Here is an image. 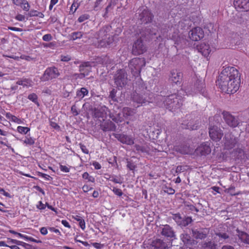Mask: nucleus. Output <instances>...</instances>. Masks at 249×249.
I'll list each match as a JSON object with an SVG mask.
<instances>
[{
  "label": "nucleus",
  "instance_id": "nucleus-9",
  "mask_svg": "<svg viewBox=\"0 0 249 249\" xmlns=\"http://www.w3.org/2000/svg\"><path fill=\"white\" fill-rule=\"evenodd\" d=\"M171 218L175 221L178 226L180 227L181 228L187 226L193 221L191 217H182L179 213H173Z\"/></svg>",
  "mask_w": 249,
  "mask_h": 249
},
{
  "label": "nucleus",
  "instance_id": "nucleus-12",
  "mask_svg": "<svg viewBox=\"0 0 249 249\" xmlns=\"http://www.w3.org/2000/svg\"><path fill=\"white\" fill-rule=\"evenodd\" d=\"M146 51V47L143 44L142 39L139 38L136 40L132 46V53L134 55L143 53Z\"/></svg>",
  "mask_w": 249,
  "mask_h": 249
},
{
  "label": "nucleus",
  "instance_id": "nucleus-54",
  "mask_svg": "<svg viewBox=\"0 0 249 249\" xmlns=\"http://www.w3.org/2000/svg\"><path fill=\"white\" fill-rule=\"evenodd\" d=\"M42 39L45 41H49L52 39L51 34H46L43 36Z\"/></svg>",
  "mask_w": 249,
  "mask_h": 249
},
{
  "label": "nucleus",
  "instance_id": "nucleus-45",
  "mask_svg": "<svg viewBox=\"0 0 249 249\" xmlns=\"http://www.w3.org/2000/svg\"><path fill=\"white\" fill-rule=\"evenodd\" d=\"M134 151H137L138 153H144L146 152L145 148L141 145L136 144L134 145Z\"/></svg>",
  "mask_w": 249,
  "mask_h": 249
},
{
  "label": "nucleus",
  "instance_id": "nucleus-1",
  "mask_svg": "<svg viewBox=\"0 0 249 249\" xmlns=\"http://www.w3.org/2000/svg\"><path fill=\"white\" fill-rule=\"evenodd\" d=\"M239 81L238 71L234 67H229L221 72L216 83L222 92L233 94L239 89Z\"/></svg>",
  "mask_w": 249,
  "mask_h": 249
},
{
  "label": "nucleus",
  "instance_id": "nucleus-30",
  "mask_svg": "<svg viewBox=\"0 0 249 249\" xmlns=\"http://www.w3.org/2000/svg\"><path fill=\"white\" fill-rule=\"evenodd\" d=\"M175 150L182 154H189L191 152V149L187 144H181L175 147Z\"/></svg>",
  "mask_w": 249,
  "mask_h": 249
},
{
  "label": "nucleus",
  "instance_id": "nucleus-33",
  "mask_svg": "<svg viewBox=\"0 0 249 249\" xmlns=\"http://www.w3.org/2000/svg\"><path fill=\"white\" fill-rule=\"evenodd\" d=\"M221 119L219 115H215L213 117L209 118V127H212V124H213V126H216L217 127L220 128V121Z\"/></svg>",
  "mask_w": 249,
  "mask_h": 249
},
{
  "label": "nucleus",
  "instance_id": "nucleus-13",
  "mask_svg": "<svg viewBox=\"0 0 249 249\" xmlns=\"http://www.w3.org/2000/svg\"><path fill=\"white\" fill-rule=\"evenodd\" d=\"M212 127H209V136L212 140L214 141H219L223 136V131L216 126H214L213 124H212Z\"/></svg>",
  "mask_w": 249,
  "mask_h": 249
},
{
  "label": "nucleus",
  "instance_id": "nucleus-23",
  "mask_svg": "<svg viewBox=\"0 0 249 249\" xmlns=\"http://www.w3.org/2000/svg\"><path fill=\"white\" fill-rule=\"evenodd\" d=\"M233 4L235 8L238 10L249 11V0H234Z\"/></svg>",
  "mask_w": 249,
  "mask_h": 249
},
{
  "label": "nucleus",
  "instance_id": "nucleus-56",
  "mask_svg": "<svg viewBox=\"0 0 249 249\" xmlns=\"http://www.w3.org/2000/svg\"><path fill=\"white\" fill-rule=\"evenodd\" d=\"M110 116V118L112 119V120L115 122V123H118L119 122H121L122 121L120 119V117H116V116H114V115H109Z\"/></svg>",
  "mask_w": 249,
  "mask_h": 249
},
{
  "label": "nucleus",
  "instance_id": "nucleus-19",
  "mask_svg": "<svg viewBox=\"0 0 249 249\" xmlns=\"http://www.w3.org/2000/svg\"><path fill=\"white\" fill-rule=\"evenodd\" d=\"M209 230L207 228L197 229H192V236L196 239H204L209 234Z\"/></svg>",
  "mask_w": 249,
  "mask_h": 249
},
{
  "label": "nucleus",
  "instance_id": "nucleus-57",
  "mask_svg": "<svg viewBox=\"0 0 249 249\" xmlns=\"http://www.w3.org/2000/svg\"><path fill=\"white\" fill-rule=\"evenodd\" d=\"M79 145H80L81 149L82 150V151L83 153L87 154H89V150L86 148V146L85 145H84V144H83L82 143H80Z\"/></svg>",
  "mask_w": 249,
  "mask_h": 249
},
{
  "label": "nucleus",
  "instance_id": "nucleus-15",
  "mask_svg": "<svg viewBox=\"0 0 249 249\" xmlns=\"http://www.w3.org/2000/svg\"><path fill=\"white\" fill-rule=\"evenodd\" d=\"M189 37L193 41L200 40L204 37L203 29L199 27L194 28L189 32Z\"/></svg>",
  "mask_w": 249,
  "mask_h": 249
},
{
  "label": "nucleus",
  "instance_id": "nucleus-41",
  "mask_svg": "<svg viewBox=\"0 0 249 249\" xmlns=\"http://www.w3.org/2000/svg\"><path fill=\"white\" fill-rule=\"evenodd\" d=\"M28 98L36 104L38 106H39V103L37 101V96L35 93L29 94L28 96Z\"/></svg>",
  "mask_w": 249,
  "mask_h": 249
},
{
  "label": "nucleus",
  "instance_id": "nucleus-16",
  "mask_svg": "<svg viewBox=\"0 0 249 249\" xmlns=\"http://www.w3.org/2000/svg\"><path fill=\"white\" fill-rule=\"evenodd\" d=\"M191 92L195 93H200L203 96H206L207 93L205 92L204 80L201 79H197L194 84V88L191 89Z\"/></svg>",
  "mask_w": 249,
  "mask_h": 249
},
{
  "label": "nucleus",
  "instance_id": "nucleus-7",
  "mask_svg": "<svg viewBox=\"0 0 249 249\" xmlns=\"http://www.w3.org/2000/svg\"><path fill=\"white\" fill-rule=\"evenodd\" d=\"M222 115L225 122L229 126L234 128L242 125V121L238 116H233L226 111L223 112Z\"/></svg>",
  "mask_w": 249,
  "mask_h": 249
},
{
  "label": "nucleus",
  "instance_id": "nucleus-47",
  "mask_svg": "<svg viewBox=\"0 0 249 249\" xmlns=\"http://www.w3.org/2000/svg\"><path fill=\"white\" fill-rule=\"evenodd\" d=\"M117 1L118 0H111L110 3L107 5V6L106 8L105 14L108 13V11H109V9L111 8L112 5L114 6L116 4Z\"/></svg>",
  "mask_w": 249,
  "mask_h": 249
},
{
  "label": "nucleus",
  "instance_id": "nucleus-31",
  "mask_svg": "<svg viewBox=\"0 0 249 249\" xmlns=\"http://www.w3.org/2000/svg\"><path fill=\"white\" fill-rule=\"evenodd\" d=\"M236 231L237 236L241 242L249 245V234L245 231H240L238 229L236 230Z\"/></svg>",
  "mask_w": 249,
  "mask_h": 249
},
{
  "label": "nucleus",
  "instance_id": "nucleus-55",
  "mask_svg": "<svg viewBox=\"0 0 249 249\" xmlns=\"http://www.w3.org/2000/svg\"><path fill=\"white\" fill-rule=\"evenodd\" d=\"M61 60L62 61L68 62L71 59V57L70 56L67 55H61Z\"/></svg>",
  "mask_w": 249,
  "mask_h": 249
},
{
  "label": "nucleus",
  "instance_id": "nucleus-17",
  "mask_svg": "<svg viewBox=\"0 0 249 249\" xmlns=\"http://www.w3.org/2000/svg\"><path fill=\"white\" fill-rule=\"evenodd\" d=\"M225 145L228 148L234 147L238 142V139L231 133H227L225 135Z\"/></svg>",
  "mask_w": 249,
  "mask_h": 249
},
{
  "label": "nucleus",
  "instance_id": "nucleus-63",
  "mask_svg": "<svg viewBox=\"0 0 249 249\" xmlns=\"http://www.w3.org/2000/svg\"><path fill=\"white\" fill-rule=\"evenodd\" d=\"M79 225L82 230L85 229V222L83 219H81L79 221Z\"/></svg>",
  "mask_w": 249,
  "mask_h": 249
},
{
  "label": "nucleus",
  "instance_id": "nucleus-37",
  "mask_svg": "<svg viewBox=\"0 0 249 249\" xmlns=\"http://www.w3.org/2000/svg\"><path fill=\"white\" fill-rule=\"evenodd\" d=\"M136 89L135 91L137 92H144L146 90V87L142 81L137 82L136 83Z\"/></svg>",
  "mask_w": 249,
  "mask_h": 249
},
{
  "label": "nucleus",
  "instance_id": "nucleus-51",
  "mask_svg": "<svg viewBox=\"0 0 249 249\" xmlns=\"http://www.w3.org/2000/svg\"><path fill=\"white\" fill-rule=\"evenodd\" d=\"M186 169L184 166H178L176 169V173H180L184 172Z\"/></svg>",
  "mask_w": 249,
  "mask_h": 249
},
{
  "label": "nucleus",
  "instance_id": "nucleus-46",
  "mask_svg": "<svg viewBox=\"0 0 249 249\" xmlns=\"http://www.w3.org/2000/svg\"><path fill=\"white\" fill-rule=\"evenodd\" d=\"M20 6L22 9L25 11H28L30 8V5L26 0H25V2L23 1Z\"/></svg>",
  "mask_w": 249,
  "mask_h": 249
},
{
  "label": "nucleus",
  "instance_id": "nucleus-49",
  "mask_svg": "<svg viewBox=\"0 0 249 249\" xmlns=\"http://www.w3.org/2000/svg\"><path fill=\"white\" fill-rule=\"evenodd\" d=\"M103 113L97 109L94 110V117L97 118L102 117Z\"/></svg>",
  "mask_w": 249,
  "mask_h": 249
},
{
  "label": "nucleus",
  "instance_id": "nucleus-62",
  "mask_svg": "<svg viewBox=\"0 0 249 249\" xmlns=\"http://www.w3.org/2000/svg\"><path fill=\"white\" fill-rule=\"evenodd\" d=\"M25 16L21 14H18L16 17L15 18L18 21H23L25 19Z\"/></svg>",
  "mask_w": 249,
  "mask_h": 249
},
{
  "label": "nucleus",
  "instance_id": "nucleus-60",
  "mask_svg": "<svg viewBox=\"0 0 249 249\" xmlns=\"http://www.w3.org/2000/svg\"><path fill=\"white\" fill-rule=\"evenodd\" d=\"M164 191L165 192L170 195L174 194L175 192V190H174L171 187H166V190H165Z\"/></svg>",
  "mask_w": 249,
  "mask_h": 249
},
{
  "label": "nucleus",
  "instance_id": "nucleus-29",
  "mask_svg": "<svg viewBox=\"0 0 249 249\" xmlns=\"http://www.w3.org/2000/svg\"><path fill=\"white\" fill-rule=\"evenodd\" d=\"M182 77L181 72L177 70H173L171 71L170 75V80L173 83L178 84L180 82Z\"/></svg>",
  "mask_w": 249,
  "mask_h": 249
},
{
  "label": "nucleus",
  "instance_id": "nucleus-50",
  "mask_svg": "<svg viewBox=\"0 0 249 249\" xmlns=\"http://www.w3.org/2000/svg\"><path fill=\"white\" fill-rule=\"evenodd\" d=\"M24 142L27 144L33 145L35 143L34 140L31 137L26 138L24 140Z\"/></svg>",
  "mask_w": 249,
  "mask_h": 249
},
{
  "label": "nucleus",
  "instance_id": "nucleus-10",
  "mask_svg": "<svg viewBox=\"0 0 249 249\" xmlns=\"http://www.w3.org/2000/svg\"><path fill=\"white\" fill-rule=\"evenodd\" d=\"M59 75L57 68L55 67H49L44 71L41 77V80L42 81H47L56 78Z\"/></svg>",
  "mask_w": 249,
  "mask_h": 249
},
{
  "label": "nucleus",
  "instance_id": "nucleus-18",
  "mask_svg": "<svg viewBox=\"0 0 249 249\" xmlns=\"http://www.w3.org/2000/svg\"><path fill=\"white\" fill-rule=\"evenodd\" d=\"M161 228L160 233L163 236L169 238L170 240H173L176 239V235L173 228L169 225H164Z\"/></svg>",
  "mask_w": 249,
  "mask_h": 249
},
{
  "label": "nucleus",
  "instance_id": "nucleus-53",
  "mask_svg": "<svg viewBox=\"0 0 249 249\" xmlns=\"http://www.w3.org/2000/svg\"><path fill=\"white\" fill-rule=\"evenodd\" d=\"M113 192L114 194L119 196H121L123 195V192L120 189L113 188Z\"/></svg>",
  "mask_w": 249,
  "mask_h": 249
},
{
  "label": "nucleus",
  "instance_id": "nucleus-59",
  "mask_svg": "<svg viewBox=\"0 0 249 249\" xmlns=\"http://www.w3.org/2000/svg\"><path fill=\"white\" fill-rule=\"evenodd\" d=\"M14 4H15L17 6L21 5V3L23 2H25V0H11Z\"/></svg>",
  "mask_w": 249,
  "mask_h": 249
},
{
  "label": "nucleus",
  "instance_id": "nucleus-36",
  "mask_svg": "<svg viewBox=\"0 0 249 249\" xmlns=\"http://www.w3.org/2000/svg\"><path fill=\"white\" fill-rule=\"evenodd\" d=\"M97 39V44L95 45L98 48L106 47L110 44V41H108L109 38H104Z\"/></svg>",
  "mask_w": 249,
  "mask_h": 249
},
{
  "label": "nucleus",
  "instance_id": "nucleus-21",
  "mask_svg": "<svg viewBox=\"0 0 249 249\" xmlns=\"http://www.w3.org/2000/svg\"><path fill=\"white\" fill-rule=\"evenodd\" d=\"M211 152V149L209 144L208 143H204L199 146L195 150V152L197 155L206 156L209 154Z\"/></svg>",
  "mask_w": 249,
  "mask_h": 249
},
{
  "label": "nucleus",
  "instance_id": "nucleus-2",
  "mask_svg": "<svg viewBox=\"0 0 249 249\" xmlns=\"http://www.w3.org/2000/svg\"><path fill=\"white\" fill-rule=\"evenodd\" d=\"M162 93L160 92V95L157 96V100L162 101L164 107L170 111H175L182 105L183 99L181 95L172 94L165 96Z\"/></svg>",
  "mask_w": 249,
  "mask_h": 249
},
{
  "label": "nucleus",
  "instance_id": "nucleus-4",
  "mask_svg": "<svg viewBox=\"0 0 249 249\" xmlns=\"http://www.w3.org/2000/svg\"><path fill=\"white\" fill-rule=\"evenodd\" d=\"M145 64L144 58L136 57L130 60L128 67L134 76H139L142 68L145 66Z\"/></svg>",
  "mask_w": 249,
  "mask_h": 249
},
{
  "label": "nucleus",
  "instance_id": "nucleus-8",
  "mask_svg": "<svg viewBox=\"0 0 249 249\" xmlns=\"http://www.w3.org/2000/svg\"><path fill=\"white\" fill-rule=\"evenodd\" d=\"M214 234L215 236L214 237V239L220 245L226 243L231 244L232 242H235V241L233 240V238L230 236L228 232L216 231H215Z\"/></svg>",
  "mask_w": 249,
  "mask_h": 249
},
{
  "label": "nucleus",
  "instance_id": "nucleus-28",
  "mask_svg": "<svg viewBox=\"0 0 249 249\" xmlns=\"http://www.w3.org/2000/svg\"><path fill=\"white\" fill-rule=\"evenodd\" d=\"M199 125V121L198 120H196L195 121V123H194V121L193 120H190L188 123H186V121H184V122L182 124V127L183 128L191 130L196 129Z\"/></svg>",
  "mask_w": 249,
  "mask_h": 249
},
{
  "label": "nucleus",
  "instance_id": "nucleus-58",
  "mask_svg": "<svg viewBox=\"0 0 249 249\" xmlns=\"http://www.w3.org/2000/svg\"><path fill=\"white\" fill-rule=\"evenodd\" d=\"M71 111L73 114L74 116H77L79 114V112L77 111L76 107L75 105H73L71 107Z\"/></svg>",
  "mask_w": 249,
  "mask_h": 249
},
{
  "label": "nucleus",
  "instance_id": "nucleus-34",
  "mask_svg": "<svg viewBox=\"0 0 249 249\" xmlns=\"http://www.w3.org/2000/svg\"><path fill=\"white\" fill-rule=\"evenodd\" d=\"M10 242L17 245L21 246L26 249H36V248L31 245L16 239H11Z\"/></svg>",
  "mask_w": 249,
  "mask_h": 249
},
{
  "label": "nucleus",
  "instance_id": "nucleus-25",
  "mask_svg": "<svg viewBox=\"0 0 249 249\" xmlns=\"http://www.w3.org/2000/svg\"><path fill=\"white\" fill-rule=\"evenodd\" d=\"M231 156L235 160L238 162L244 160L245 158V154L244 150L241 148H237L233 149L231 153Z\"/></svg>",
  "mask_w": 249,
  "mask_h": 249
},
{
  "label": "nucleus",
  "instance_id": "nucleus-3",
  "mask_svg": "<svg viewBox=\"0 0 249 249\" xmlns=\"http://www.w3.org/2000/svg\"><path fill=\"white\" fill-rule=\"evenodd\" d=\"M153 93H151L149 91L140 93L134 91L131 95L132 101L142 106L146 104L147 103L152 102L153 101Z\"/></svg>",
  "mask_w": 249,
  "mask_h": 249
},
{
  "label": "nucleus",
  "instance_id": "nucleus-32",
  "mask_svg": "<svg viewBox=\"0 0 249 249\" xmlns=\"http://www.w3.org/2000/svg\"><path fill=\"white\" fill-rule=\"evenodd\" d=\"M219 246L214 241L204 242L201 246L202 249H218Z\"/></svg>",
  "mask_w": 249,
  "mask_h": 249
},
{
  "label": "nucleus",
  "instance_id": "nucleus-6",
  "mask_svg": "<svg viewBox=\"0 0 249 249\" xmlns=\"http://www.w3.org/2000/svg\"><path fill=\"white\" fill-rule=\"evenodd\" d=\"M114 79L117 87L121 88L124 87L128 81L127 73L124 69H120L117 71L114 76Z\"/></svg>",
  "mask_w": 249,
  "mask_h": 249
},
{
  "label": "nucleus",
  "instance_id": "nucleus-40",
  "mask_svg": "<svg viewBox=\"0 0 249 249\" xmlns=\"http://www.w3.org/2000/svg\"><path fill=\"white\" fill-rule=\"evenodd\" d=\"M28 16L30 17H39L40 18H43L44 17V15L41 12H37L35 10H32L29 13Z\"/></svg>",
  "mask_w": 249,
  "mask_h": 249
},
{
  "label": "nucleus",
  "instance_id": "nucleus-61",
  "mask_svg": "<svg viewBox=\"0 0 249 249\" xmlns=\"http://www.w3.org/2000/svg\"><path fill=\"white\" fill-rule=\"evenodd\" d=\"M60 169L61 171L64 172L68 173L70 171L69 168L64 165H60Z\"/></svg>",
  "mask_w": 249,
  "mask_h": 249
},
{
  "label": "nucleus",
  "instance_id": "nucleus-26",
  "mask_svg": "<svg viewBox=\"0 0 249 249\" xmlns=\"http://www.w3.org/2000/svg\"><path fill=\"white\" fill-rule=\"evenodd\" d=\"M180 238L184 244L187 245H195L197 244V242L192 239L189 234L186 232H183L180 235Z\"/></svg>",
  "mask_w": 249,
  "mask_h": 249
},
{
  "label": "nucleus",
  "instance_id": "nucleus-64",
  "mask_svg": "<svg viewBox=\"0 0 249 249\" xmlns=\"http://www.w3.org/2000/svg\"><path fill=\"white\" fill-rule=\"evenodd\" d=\"M93 166L94 167L95 169L98 170L101 169V166L99 163L97 161H93L92 163Z\"/></svg>",
  "mask_w": 249,
  "mask_h": 249
},
{
  "label": "nucleus",
  "instance_id": "nucleus-27",
  "mask_svg": "<svg viewBox=\"0 0 249 249\" xmlns=\"http://www.w3.org/2000/svg\"><path fill=\"white\" fill-rule=\"evenodd\" d=\"M111 26L107 25L101 28L97 33V39L109 38L107 36L108 33L110 31Z\"/></svg>",
  "mask_w": 249,
  "mask_h": 249
},
{
  "label": "nucleus",
  "instance_id": "nucleus-24",
  "mask_svg": "<svg viewBox=\"0 0 249 249\" xmlns=\"http://www.w3.org/2000/svg\"><path fill=\"white\" fill-rule=\"evenodd\" d=\"M100 126L104 132L115 131L116 129V125L110 120L104 121Z\"/></svg>",
  "mask_w": 249,
  "mask_h": 249
},
{
  "label": "nucleus",
  "instance_id": "nucleus-44",
  "mask_svg": "<svg viewBox=\"0 0 249 249\" xmlns=\"http://www.w3.org/2000/svg\"><path fill=\"white\" fill-rule=\"evenodd\" d=\"M18 131L20 133L27 134L30 131V128L27 127L19 126L17 128Z\"/></svg>",
  "mask_w": 249,
  "mask_h": 249
},
{
  "label": "nucleus",
  "instance_id": "nucleus-35",
  "mask_svg": "<svg viewBox=\"0 0 249 249\" xmlns=\"http://www.w3.org/2000/svg\"><path fill=\"white\" fill-rule=\"evenodd\" d=\"M198 47V50L204 55L209 54L211 52L210 48L208 44L205 43L201 44Z\"/></svg>",
  "mask_w": 249,
  "mask_h": 249
},
{
  "label": "nucleus",
  "instance_id": "nucleus-52",
  "mask_svg": "<svg viewBox=\"0 0 249 249\" xmlns=\"http://www.w3.org/2000/svg\"><path fill=\"white\" fill-rule=\"evenodd\" d=\"M234 187L231 186L228 189V193H230V194L231 196H236L239 194V193H234Z\"/></svg>",
  "mask_w": 249,
  "mask_h": 249
},
{
  "label": "nucleus",
  "instance_id": "nucleus-14",
  "mask_svg": "<svg viewBox=\"0 0 249 249\" xmlns=\"http://www.w3.org/2000/svg\"><path fill=\"white\" fill-rule=\"evenodd\" d=\"M169 245L170 242H165L163 239L157 238L145 249H168Z\"/></svg>",
  "mask_w": 249,
  "mask_h": 249
},
{
  "label": "nucleus",
  "instance_id": "nucleus-43",
  "mask_svg": "<svg viewBox=\"0 0 249 249\" xmlns=\"http://www.w3.org/2000/svg\"><path fill=\"white\" fill-rule=\"evenodd\" d=\"M117 91L115 89H112V90L110 91L109 97L112 99V101L114 102H117V99L116 96V94Z\"/></svg>",
  "mask_w": 249,
  "mask_h": 249
},
{
  "label": "nucleus",
  "instance_id": "nucleus-11",
  "mask_svg": "<svg viewBox=\"0 0 249 249\" xmlns=\"http://www.w3.org/2000/svg\"><path fill=\"white\" fill-rule=\"evenodd\" d=\"M92 63L89 61L81 62L79 66V71L80 73L78 74V78L83 79L89 75L91 71Z\"/></svg>",
  "mask_w": 249,
  "mask_h": 249
},
{
  "label": "nucleus",
  "instance_id": "nucleus-42",
  "mask_svg": "<svg viewBox=\"0 0 249 249\" xmlns=\"http://www.w3.org/2000/svg\"><path fill=\"white\" fill-rule=\"evenodd\" d=\"M127 165L126 167L130 170L133 171L137 167L136 164L132 160H129L128 159L126 160Z\"/></svg>",
  "mask_w": 249,
  "mask_h": 249
},
{
  "label": "nucleus",
  "instance_id": "nucleus-20",
  "mask_svg": "<svg viewBox=\"0 0 249 249\" xmlns=\"http://www.w3.org/2000/svg\"><path fill=\"white\" fill-rule=\"evenodd\" d=\"M154 18L153 14L148 9H144L139 15V18L142 23L151 22Z\"/></svg>",
  "mask_w": 249,
  "mask_h": 249
},
{
  "label": "nucleus",
  "instance_id": "nucleus-38",
  "mask_svg": "<svg viewBox=\"0 0 249 249\" xmlns=\"http://www.w3.org/2000/svg\"><path fill=\"white\" fill-rule=\"evenodd\" d=\"M85 34L81 32H75L72 33L70 36V39L75 40L77 39H80L83 37V36Z\"/></svg>",
  "mask_w": 249,
  "mask_h": 249
},
{
  "label": "nucleus",
  "instance_id": "nucleus-39",
  "mask_svg": "<svg viewBox=\"0 0 249 249\" xmlns=\"http://www.w3.org/2000/svg\"><path fill=\"white\" fill-rule=\"evenodd\" d=\"M88 93V90L86 88H82L80 90L77 91L76 95L77 96L83 98L85 95H87Z\"/></svg>",
  "mask_w": 249,
  "mask_h": 249
},
{
  "label": "nucleus",
  "instance_id": "nucleus-22",
  "mask_svg": "<svg viewBox=\"0 0 249 249\" xmlns=\"http://www.w3.org/2000/svg\"><path fill=\"white\" fill-rule=\"evenodd\" d=\"M114 136L115 138L123 143L127 145H132L134 143V139L130 136L124 134H115Z\"/></svg>",
  "mask_w": 249,
  "mask_h": 249
},
{
  "label": "nucleus",
  "instance_id": "nucleus-48",
  "mask_svg": "<svg viewBox=\"0 0 249 249\" xmlns=\"http://www.w3.org/2000/svg\"><path fill=\"white\" fill-rule=\"evenodd\" d=\"M89 15H87V14L82 15L79 17V18H78V21L79 22H82L84 21L85 20L89 19Z\"/></svg>",
  "mask_w": 249,
  "mask_h": 249
},
{
  "label": "nucleus",
  "instance_id": "nucleus-5",
  "mask_svg": "<svg viewBox=\"0 0 249 249\" xmlns=\"http://www.w3.org/2000/svg\"><path fill=\"white\" fill-rule=\"evenodd\" d=\"M158 30L154 28L152 25H150L146 27L142 28L139 30L138 33V37L145 40H150L152 39L154 36H156Z\"/></svg>",
  "mask_w": 249,
  "mask_h": 249
}]
</instances>
